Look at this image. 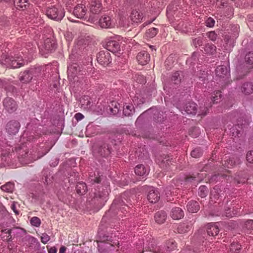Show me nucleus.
<instances>
[{"label":"nucleus","mask_w":253,"mask_h":253,"mask_svg":"<svg viewBox=\"0 0 253 253\" xmlns=\"http://www.w3.org/2000/svg\"><path fill=\"white\" fill-rule=\"evenodd\" d=\"M113 103H115V105H114L115 109H114L112 108H110V110L113 113L115 114L117 112H118L119 111L118 105H119V104L117 105V103L115 102L112 103V105H114Z\"/></svg>","instance_id":"obj_51"},{"label":"nucleus","mask_w":253,"mask_h":253,"mask_svg":"<svg viewBox=\"0 0 253 253\" xmlns=\"http://www.w3.org/2000/svg\"><path fill=\"white\" fill-rule=\"evenodd\" d=\"M90 11L93 14H98L100 11V4L95 3V4H92L90 7Z\"/></svg>","instance_id":"obj_38"},{"label":"nucleus","mask_w":253,"mask_h":253,"mask_svg":"<svg viewBox=\"0 0 253 253\" xmlns=\"http://www.w3.org/2000/svg\"><path fill=\"white\" fill-rule=\"evenodd\" d=\"M198 192L199 195L202 197H205L208 193L207 188L205 186H200Z\"/></svg>","instance_id":"obj_41"},{"label":"nucleus","mask_w":253,"mask_h":253,"mask_svg":"<svg viewBox=\"0 0 253 253\" xmlns=\"http://www.w3.org/2000/svg\"><path fill=\"white\" fill-rule=\"evenodd\" d=\"M1 189L6 192H12L14 188V184L11 182H8L5 184L2 185Z\"/></svg>","instance_id":"obj_33"},{"label":"nucleus","mask_w":253,"mask_h":253,"mask_svg":"<svg viewBox=\"0 0 253 253\" xmlns=\"http://www.w3.org/2000/svg\"><path fill=\"white\" fill-rule=\"evenodd\" d=\"M97 60L100 65L107 66L111 62L110 54L107 50L101 51L97 55Z\"/></svg>","instance_id":"obj_4"},{"label":"nucleus","mask_w":253,"mask_h":253,"mask_svg":"<svg viewBox=\"0 0 253 253\" xmlns=\"http://www.w3.org/2000/svg\"><path fill=\"white\" fill-rule=\"evenodd\" d=\"M183 77V73L182 72L177 71L172 74L171 80L173 84H178L181 83Z\"/></svg>","instance_id":"obj_22"},{"label":"nucleus","mask_w":253,"mask_h":253,"mask_svg":"<svg viewBox=\"0 0 253 253\" xmlns=\"http://www.w3.org/2000/svg\"><path fill=\"white\" fill-rule=\"evenodd\" d=\"M157 162L160 167L163 168L167 167L170 163V159L168 156H160L157 158Z\"/></svg>","instance_id":"obj_21"},{"label":"nucleus","mask_w":253,"mask_h":253,"mask_svg":"<svg viewBox=\"0 0 253 253\" xmlns=\"http://www.w3.org/2000/svg\"><path fill=\"white\" fill-rule=\"evenodd\" d=\"M30 223L32 226L38 227L41 224V220L39 217L34 216L31 218Z\"/></svg>","instance_id":"obj_37"},{"label":"nucleus","mask_w":253,"mask_h":253,"mask_svg":"<svg viewBox=\"0 0 253 253\" xmlns=\"http://www.w3.org/2000/svg\"><path fill=\"white\" fill-rule=\"evenodd\" d=\"M84 118V115L80 113H77L75 114V118L77 120V121H81L82 120L83 118Z\"/></svg>","instance_id":"obj_52"},{"label":"nucleus","mask_w":253,"mask_h":253,"mask_svg":"<svg viewBox=\"0 0 253 253\" xmlns=\"http://www.w3.org/2000/svg\"><path fill=\"white\" fill-rule=\"evenodd\" d=\"M14 3L17 8L22 9L26 8L29 5L27 0H14Z\"/></svg>","instance_id":"obj_30"},{"label":"nucleus","mask_w":253,"mask_h":253,"mask_svg":"<svg viewBox=\"0 0 253 253\" xmlns=\"http://www.w3.org/2000/svg\"><path fill=\"white\" fill-rule=\"evenodd\" d=\"M253 90V85L251 83H245L241 87V91L245 94H250Z\"/></svg>","instance_id":"obj_27"},{"label":"nucleus","mask_w":253,"mask_h":253,"mask_svg":"<svg viewBox=\"0 0 253 253\" xmlns=\"http://www.w3.org/2000/svg\"><path fill=\"white\" fill-rule=\"evenodd\" d=\"M221 97V94L220 91H217L212 96V101L213 103H218Z\"/></svg>","instance_id":"obj_42"},{"label":"nucleus","mask_w":253,"mask_h":253,"mask_svg":"<svg viewBox=\"0 0 253 253\" xmlns=\"http://www.w3.org/2000/svg\"><path fill=\"white\" fill-rule=\"evenodd\" d=\"M6 240H7V242H10L12 240V236H11V234H9L8 235V236L7 237Z\"/></svg>","instance_id":"obj_60"},{"label":"nucleus","mask_w":253,"mask_h":253,"mask_svg":"<svg viewBox=\"0 0 253 253\" xmlns=\"http://www.w3.org/2000/svg\"><path fill=\"white\" fill-rule=\"evenodd\" d=\"M190 227L186 223L180 224L177 227L178 232L179 233H184L190 230Z\"/></svg>","instance_id":"obj_35"},{"label":"nucleus","mask_w":253,"mask_h":253,"mask_svg":"<svg viewBox=\"0 0 253 253\" xmlns=\"http://www.w3.org/2000/svg\"><path fill=\"white\" fill-rule=\"evenodd\" d=\"M3 104L5 110L9 113L13 112L17 109L16 103L11 98L7 97L4 99Z\"/></svg>","instance_id":"obj_9"},{"label":"nucleus","mask_w":253,"mask_h":253,"mask_svg":"<svg viewBox=\"0 0 253 253\" xmlns=\"http://www.w3.org/2000/svg\"><path fill=\"white\" fill-rule=\"evenodd\" d=\"M187 209L190 212L195 213L199 210L200 206L197 202L190 201L187 205Z\"/></svg>","instance_id":"obj_19"},{"label":"nucleus","mask_w":253,"mask_h":253,"mask_svg":"<svg viewBox=\"0 0 253 253\" xmlns=\"http://www.w3.org/2000/svg\"><path fill=\"white\" fill-rule=\"evenodd\" d=\"M138 63L142 65L147 64L150 59V54L145 51L139 52L136 56Z\"/></svg>","instance_id":"obj_11"},{"label":"nucleus","mask_w":253,"mask_h":253,"mask_svg":"<svg viewBox=\"0 0 253 253\" xmlns=\"http://www.w3.org/2000/svg\"><path fill=\"white\" fill-rule=\"evenodd\" d=\"M246 226L248 230L250 231L249 233H251L252 231L253 230V220L247 221L246 223Z\"/></svg>","instance_id":"obj_47"},{"label":"nucleus","mask_w":253,"mask_h":253,"mask_svg":"<svg viewBox=\"0 0 253 253\" xmlns=\"http://www.w3.org/2000/svg\"><path fill=\"white\" fill-rule=\"evenodd\" d=\"M241 249V245L237 243H232L230 246L232 253H238Z\"/></svg>","instance_id":"obj_40"},{"label":"nucleus","mask_w":253,"mask_h":253,"mask_svg":"<svg viewBox=\"0 0 253 253\" xmlns=\"http://www.w3.org/2000/svg\"><path fill=\"white\" fill-rule=\"evenodd\" d=\"M120 45L119 42L115 41H110L107 42L106 44V48L107 50L112 52H116L119 50Z\"/></svg>","instance_id":"obj_16"},{"label":"nucleus","mask_w":253,"mask_h":253,"mask_svg":"<svg viewBox=\"0 0 253 253\" xmlns=\"http://www.w3.org/2000/svg\"><path fill=\"white\" fill-rule=\"evenodd\" d=\"M77 192L80 195H84L87 191V187L85 183L79 182L76 186Z\"/></svg>","instance_id":"obj_29"},{"label":"nucleus","mask_w":253,"mask_h":253,"mask_svg":"<svg viewBox=\"0 0 253 253\" xmlns=\"http://www.w3.org/2000/svg\"><path fill=\"white\" fill-rule=\"evenodd\" d=\"M206 25L208 27H212L214 25L215 21L213 20V18H212L211 17H209L206 20Z\"/></svg>","instance_id":"obj_48"},{"label":"nucleus","mask_w":253,"mask_h":253,"mask_svg":"<svg viewBox=\"0 0 253 253\" xmlns=\"http://www.w3.org/2000/svg\"><path fill=\"white\" fill-rule=\"evenodd\" d=\"M130 19L132 22L138 23L141 22L143 14L139 10H132L130 15Z\"/></svg>","instance_id":"obj_13"},{"label":"nucleus","mask_w":253,"mask_h":253,"mask_svg":"<svg viewBox=\"0 0 253 253\" xmlns=\"http://www.w3.org/2000/svg\"><path fill=\"white\" fill-rule=\"evenodd\" d=\"M158 29L155 28H152L146 31L145 37L146 38H153L158 33Z\"/></svg>","instance_id":"obj_32"},{"label":"nucleus","mask_w":253,"mask_h":253,"mask_svg":"<svg viewBox=\"0 0 253 253\" xmlns=\"http://www.w3.org/2000/svg\"><path fill=\"white\" fill-rule=\"evenodd\" d=\"M20 126V124L17 121H10L6 125V131L10 135H15L18 132Z\"/></svg>","instance_id":"obj_8"},{"label":"nucleus","mask_w":253,"mask_h":253,"mask_svg":"<svg viewBox=\"0 0 253 253\" xmlns=\"http://www.w3.org/2000/svg\"><path fill=\"white\" fill-rule=\"evenodd\" d=\"M207 231L208 235L213 237L217 235L219 229L216 224L211 223L207 225Z\"/></svg>","instance_id":"obj_14"},{"label":"nucleus","mask_w":253,"mask_h":253,"mask_svg":"<svg viewBox=\"0 0 253 253\" xmlns=\"http://www.w3.org/2000/svg\"><path fill=\"white\" fill-rule=\"evenodd\" d=\"M172 61V57H169L166 61H165V64L166 65H169V63L170 62V61Z\"/></svg>","instance_id":"obj_59"},{"label":"nucleus","mask_w":253,"mask_h":253,"mask_svg":"<svg viewBox=\"0 0 253 253\" xmlns=\"http://www.w3.org/2000/svg\"><path fill=\"white\" fill-rule=\"evenodd\" d=\"M208 37L212 41H215L217 38V35L214 31H211L208 32L207 34Z\"/></svg>","instance_id":"obj_44"},{"label":"nucleus","mask_w":253,"mask_h":253,"mask_svg":"<svg viewBox=\"0 0 253 253\" xmlns=\"http://www.w3.org/2000/svg\"><path fill=\"white\" fill-rule=\"evenodd\" d=\"M48 253H57V249L55 247H52L48 248L47 247Z\"/></svg>","instance_id":"obj_54"},{"label":"nucleus","mask_w":253,"mask_h":253,"mask_svg":"<svg viewBox=\"0 0 253 253\" xmlns=\"http://www.w3.org/2000/svg\"><path fill=\"white\" fill-rule=\"evenodd\" d=\"M202 79V80H201L202 81H203V80H204V78H203V77L200 78V79Z\"/></svg>","instance_id":"obj_62"},{"label":"nucleus","mask_w":253,"mask_h":253,"mask_svg":"<svg viewBox=\"0 0 253 253\" xmlns=\"http://www.w3.org/2000/svg\"><path fill=\"white\" fill-rule=\"evenodd\" d=\"M241 182V183H245V180H244V181H242Z\"/></svg>","instance_id":"obj_63"},{"label":"nucleus","mask_w":253,"mask_h":253,"mask_svg":"<svg viewBox=\"0 0 253 253\" xmlns=\"http://www.w3.org/2000/svg\"><path fill=\"white\" fill-rule=\"evenodd\" d=\"M170 216L173 219H179L183 217L184 212L179 207L173 208L170 212Z\"/></svg>","instance_id":"obj_15"},{"label":"nucleus","mask_w":253,"mask_h":253,"mask_svg":"<svg viewBox=\"0 0 253 253\" xmlns=\"http://www.w3.org/2000/svg\"><path fill=\"white\" fill-rule=\"evenodd\" d=\"M81 67L76 63H73L68 67V78L74 81H78L77 79L79 78L78 76L81 75H83L82 73L83 70H81Z\"/></svg>","instance_id":"obj_2"},{"label":"nucleus","mask_w":253,"mask_h":253,"mask_svg":"<svg viewBox=\"0 0 253 253\" xmlns=\"http://www.w3.org/2000/svg\"><path fill=\"white\" fill-rule=\"evenodd\" d=\"M11 209L14 212L15 214L18 215L19 214V211L16 210V206L14 204L11 205Z\"/></svg>","instance_id":"obj_55"},{"label":"nucleus","mask_w":253,"mask_h":253,"mask_svg":"<svg viewBox=\"0 0 253 253\" xmlns=\"http://www.w3.org/2000/svg\"><path fill=\"white\" fill-rule=\"evenodd\" d=\"M134 107L132 105H127L124 107L123 113L126 116H129L132 114Z\"/></svg>","instance_id":"obj_34"},{"label":"nucleus","mask_w":253,"mask_h":253,"mask_svg":"<svg viewBox=\"0 0 253 253\" xmlns=\"http://www.w3.org/2000/svg\"><path fill=\"white\" fill-rule=\"evenodd\" d=\"M195 129L196 131L198 130V129L196 128H195Z\"/></svg>","instance_id":"obj_64"},{"label":"nucleus","mask_w":253,"mask_h":253,"mask_svg":"<svg viewBox=\"0 0 253 253\" xmlns=\"http://www.w3.org/2000/svg\"><path fill=\"white\" fill-rule=\"evenodd\" d=\"M22 57L17 55L13 57L12 55L5 58V63L9 67L12 68H19L23 65V62H21Z\"/></svg>","instance_id":"obj_3"},{"label":"nucleus","mask_w":253,"mask_h":253,"mask_svg":"<svg viewBox=\"0 0 253 253\" xmlns=\"http://www.w3.org/2000/svg\"><path fill=\"white\" fill-rule=\"evenodd\" d=\"M203 43V41L202 39H201L200 38H195L193 41V44L196 47L202 45Z\"/></svg>","instance_id":"obj_46"},{"label":"nucleus","mask_w":253,"mask_h":253,"mask_svg":"<svg viewBox=\"0 0 253 253\" xmlns=\"http://www.w3.org/2000/svg\"><path fill=\"white\" fill-rule=\"evenodd\" d=\"M237 70H238V74H239L240 72L241 73L242 72V71H241V67H238Z\"/></svg>","instance_id":"obj_61"},{"label":"nucleus","mask_w":253,"mask_h":253,"mask_svg":"<svg viewBox=\"0 0 253 253\" xmlns=\"http://www.w3.org/2000/svg\"><path fill=\"white\" fill-rule=\"evenodd\" d=\"M147 195L148 200L152 203H155L158 202L160 199L159 192L153 187H149Z\"/></svg>","instance_id":"obj_10"},{"label":"nucleus","mask_w":253,"mask_h":253,"mask_svg":"<svg viewBox=\"0 0 253 253\" xmlns=\"http://www.w3.org/2000/svg\"><path fill=\"white\" fill-rule=\"evenodd\" d=\"M167 218V214L164 211L157 212L155 215V219L156 222L159 224L164 223Z\"/></svg>","instance_id":"obj_24"},{"label":"nucleus","mask_w":253,"mask_h":253,"mask_svg":"<svg viewBox=\"0 0 253 253\" xmlns=\"http://www.w3.org/2000/svg\"><path fill=\"white\" fill-rule=\"evenodd\" d=\"M203 154V152L200 148H197L194 149L191 153V155L193 158H199Z\"/></svg>","instance_id":"obj_39"},{"label":"nucleus","mask_w":253,"mask_h":253,"mask_svg":"<svg viewBox=\"0 0 253 253\" xmlns=\"http://www.w3.org/2000/svg\"><path fill=\"white\" fill-rule=\"evenodd\" d=\"M99 23L101 28H108L112 25V21L109 16L105 15L100 19Z\"/></svg>","instance_id":"obj_17"},{"label":"nucleus","mask_w":253,"mask_h":253,"mask_svg":"<svg viewBox=\"0 0 253 253\" xmlns=\"http://www.w3.org/2000/svg\"><path fill=\"white\" fill-rule=\"evenodd\" d=\"M56 48V45L53 40L47 38L44 40L43 44L40 47V50L43 52V54H46L49 52H52Z\"/></svg>","instance_id":"obj_5"},{"label":"nucleus","mask_w":253,"mask_h":253,"mask_svg":"<svg viewBox=\"0 0 253 253\" xmlns=\"http://www.w3.org/2000/svg\"><path fill=\"white\" fill-rule=\"evenodd\" d=\"M216 48L214 45L208 43L206 44L204 50L206 53L212 55L215 53Z\"/></svg>","instance_id":"obj_31"},{"label":"nucleus","mask_w":253,"mask_h":253,"mask_svg":"<svg viewBox=\"0 0 253 253\" xmlns=\"http://www.w3.org/2000/svg\"><path fill=\"white\" fill-rule=\"evenodd\" d=\"M32 78V74L29 71H25L20 76V81L24 83L29 82Z\"/></svg>","instance_id":"obj_25"},{"label":"nucleus","mask_w":253,"mask_h":253,"mask_svg":"<svg viewBox=\"0 0 253 253\" xmlns=\"http://www.w3.org/2000/svg\"><path fill=\"white\" fill-rule=\"evenodd\" d=\"M101 181V177L99 174L95 172L90 173L88 178V182L91 184H94L96 183H99Z\"/></svg>","instance_id":"obj_23"},{"label":"nucleus","mask_w":253,"mask_h":253,"mask_svg":"<svg viewBox=\"0 0 253 253\" xmlns=\"http://www.w3.org/2000/svg\"><path fill=\"white\" fill-rule=\"evenodd\" d=\"M86 9L84 5L82 4H78L73 10L74 15L78 18H83L84 17Z\"/></svg>","instance_id":"obj_12"},{"label":"nucleus","mask_w":253,"mask_h":253,"mask_svg":"<svg viewBox=\"0 0 253 253\" xmlns=\"http://www.w3.org/2000/svg\"><path fill=\"white\" fill-rule=\"evenodd\" d=\"M216 76L222 79L223 82L230 83L228 77L230 75L229 71L225 66L221 65L217 67L215 70Z\"/></svg>","instance_id":"obj_6"},{"label":"nucleus","mask_w":253,"mask_h":253,"mask_svg":"<svg viewBox=\"0 0 253 253\" xmlns=\"http://www.w3.org/2000/svg\"><path fill=\"white\" fill-rule=\"evenodd\" d=\"M184 110L188 114L195 115L197 112L196 104L194 102H188L185 105Z\"/></svg>","instance_id":"obj_20"},{"label":"nucleus","mask_w":253,"mask_h":253,"mask_svg":"<svg viewBox=\"0 0 253 253\" xmlns=\"http://www.w3.org/2000/svg\"><path fill=\"white\" fill-rule=\"evenodd\" d=\"M196 177L195 176H190L187 177L186 178V181L187 182H191L193 180H196Z\"/></svg>","instance_id":"obj_56"},{"label":"nucleus","mask_w":253,"mask_h":253,"mask_svg":"<svg viewBox=\"0 0 253 253\" xmlns=\"http://www.w3.org/2000/svg\"><path fill=\"white\" fill-rule=\"evenodd\" d=\"M208 111V106L204 107V108H202L200 109V111L199 112L198 115L202 116H205L207 115V112Z\"/></svg>","instance_id":"obj_50"},{"label":"nucleus","mask_w":253,"mask_h":253,"mask_svg":"<svg viewBox=\"0 0 253 253\" xmlns=\"http://www.w3.org/2000/svg\"><path fill=\"white\" fill-rule=\"evenodd\" d=\"M2 231L3 232L9 235V234H11L12 230L11 229H4V230H3Z\"/></svg>","instance_id":"obj_58"},{"label":"nucleus","mask_w":253,"mask_h":253,"mask_svg":"<svg viewBox=\"0 0 253 253\" xmlns=\"http://www.w3.org/2000/svg\"><path fill=\"white\" fill-rule=\"evenodd\" d=\"M46 14L48 18L51 19L60 21L65 15V12L61 6H53L47 9Z\"/></svg>","instance_id":"obj_1"},{"label":"nucleus","mask_w":253,"mask_h":253,"mask_svg":"<svg viewBox=\"0 0 253 253\" xmlns=\"http://www.w3.org/2000/svg\"><path fill=\"white\" fill-rule=\"evenodd\" d=\"M98 153L104 157H107L111 153V149L107 144L103 143L99 147Z\"/></svg>","instance_id":"obj_18"},{"label":"nucleus","mask_w":253,"mask_h":253,"mask_svg":"<svg viewBox=\"0 0 253 253\" xmlns=\"http://www.w3.org/2000/svg\"><path fill=\"white\" fill-rule=\"evenodd\" d=\"M245 61L246 64L248 65V66H247L244 70L243 74L239 75V77L237 78V79H241L243 76L246 75L250 70L253 68V52H249L246 55Z\"/></svg>","instance_id":"obj_7"},{"label":"nucleus","mask_w":253,"mask_h":253,"mask_svg":"<svg viewBox=\"0 0 253 253\" xmlns=\"http://www.w3.org/2000/svg\"><path fill=\"white\" fill-rule=\"evenodd\" d=\"M134 171L136 175L142 176L146 175L147 173V170L143 165H137Z\"/></svg>","instance_id":"obj_28"},{"label":"nucleus","mask_w":253,"mask_h":253,"mask_svg":"<svg viewBox=\"0 0 253 253\" xmlns=\"http://www.w3.org/2000/svg\"><path fill=\"white\" fill-rule=\"evenodd\" d=\"M176 243L173 239L168 241L166 243V247L169 251H172L175 249Z\"/></svg>","instance_id":"obj_36"},{"label":"nucleus","mask_w":253,"mask_h":253,"mask_svg":"<svg viewBox=\"0 0 253 253\" xmlns=\"http://www.w3.org/2000/svg\"><path fill=\"white\" fill-rule=\"evenodd\" d=\"M109 194V191L106 188L105 189L104 188H102L101 191H98L97 192H95L94 193L95 198H99L100 199H102L103 200H106V198Z\"/></svg>","instance_id":"obj_26"},{"label":"nucleus","mask_w":253,"mask_h":253,"mask_svg":"<svg viewBox=\"0 0 253 253\" xmlns=\"http://www.w3.org/2000/svg\"><path fill=\"white\" fill-rule=\"evenodd\" d=\"M235 213L231 211V209L228 208V209H225L224 213L222 214V216H224L227 217H231Z\"/></svg>","instance_id":"obj_45"},{"label":"nucleus","mask_w":253,"mask_h":253,"mask_svg":"<svg viewBox=\"0 0 253 253\" xmlns=\"http://www.w3.org/2000/svg\"><path fill=\"white\" fill-rule=\"evenodd\" d=\"M49 236H48L46 233L42 234L41 237V242L44 244H46L49 241Z\"/></svg>","instance_id":"obj_43"},{"label":"nucleus","mask_w":253,"mask_h":253,"mask_svg":"<svg viewBox=\"0 0 253 253\" xmlns=\"http://www.w3.org/2000/svg\"><path fill=\"white\" fill-rule=\"evenodd\" d=\"M83 99H84V101H86V102H84V103H83V105H85L87 106V107L89 106L90 104V101L89 100L88 96H84Z\"/></svg>","instance_id":"obj_53"},{"label":"nucleus","mask_w":253,"mask_h":253,"mask_svg":"<svg viewBox=\"0 0 253 253\" xmlns=\"http://www.w3.org/2000/svg\"><path fill=\"white\" fill-rule=\"evenodd\" d=\"M66 249H67L66 247H65V246H62L60 248L59 253H65V252L66 251Z\"/></svg>","instance_id":"obj_57"},{"label":"nucleus","mask_w":253,"mask_h":253,"mask_svg":"<svg viewBox=\"0 0 253 253\" xmlns=\"http://www.w3.org/2000/svg\"><path fill=\"white\" fill-rule=\"evenodd\" d=\"M246 158L249 163H253V151H249L247 153Z\"/></svg>","instance_id":"obj_49"}]
</instances>
